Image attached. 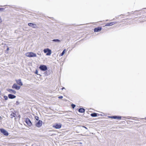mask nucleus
Returning <instances> with one entry per match:
<instances>
[{
    "label": "nucleus",
    "instance_id": "nucleus-1",
    "mask_svg": "<svg viewBox=\"0 0 146 146\" xmlns=\"http://www.w3.org/2000/svg\"><path fill=\"white\" fill-rule=\"evenodd\" d=\"M25 55L29 57H35L36 56V54L33 52H27L25 54Z\"/></svg>",
    "mask_w": 146,
    "mask_h": 146
},
{
    "label": "nucleus",
    "instance_id": "nucleus-2",
    "mask_svg": "<svg viewBox=\"0 0 146 146\" xmlns=\"http://www.w3.org/2000/svg\"><path fill=\"white\" fill-rule=\"evenodd\" d=\"M43 52L44 53H46V55L50 56L51 55L52 51L51 50L48 48L44 49L43 50Z\"/></svg>",
    "mask_w": 146,
    "mask_h": 146
},
{
    "label": "nucleus",
    "instance_id": "nucleus-3",
    "mask_svg": "<svg viewBox=\"0 0 146 146\" xmlns=\"http://www.w3.org/2000/svg\"><path fill=\"white\" fill-rule=\"evenodd\" d=\"M0 131L4 135L8 136L9 135V133L6 130L3 128H0Z\"/></svg>",
    "mask_w": 146,
    "mask_h": 146
},
{
    "label": "nucleus",
    "instance_id": "nucleus-4",
    "mask_svg": "<svg viewBox=\"0 0 146 146\" xmlns=\"http://www.w3.org/2000/svg\"><path fill=\"white\" fill-rule=\"evenodd\" d=\"M39 68L40 70L42 71H46L47 70V66L44 64L40 65Z\"/></svg>",
    "mask_w": 146,
    "mask_h": 146
},
{
    "label": "nucleus",
    "instance_id": "nucleus-5",
    "mask_svg": "<svg viewBox=\"0 0 146 146\" xmlns=\"http://www.w3.org/2000/svg\"><path fill=\"white\" fill-rule=\"evenodd\" d=\"M62 125L60 123H56L53 125V127L56 129H59L61 127Z\"/></svg>",
    "mask_w": 146,
    "mask_h": 146
},
{
    "label": "nucleus",
    "instance_id": "nucleus-6",
    "mask_svg": "<svg viewBox=\"0 0 146 146\" xmlns=\"http://www.w3.org/2000/svg\"><path fill=\"white\" fill-rule=\"evenodd\" d=\"M42 121L41 120H39L35 124V126L39 128L41 127L42 125Z\"/></svg>",
    "mask_w": 146,
    "mask_h": 146
},
{
    "label": "nucleus",
    "instance_id": "nucleus-7",
    "mask_svg": "<svg viewBox=\"0 0 146 146\" xmlns=\"http://www.w3.org/2000/svg\"><path fill=\"white\" fill-rule=\"evenodd\" d=\"M25 122L29 126H31L32 125V124L31 120L28 118H27L25 119Z\"/></svg>",
    "mask_w": 146,
    "mask_h": 146
},
{
    "label": "nucleus",
    "instance_id": "nucleus-8",
    "mask_svg": "<svg viewBox=\"0 0 146 146\" xmlns=\"http://www.w3.org/2000/svg\"><path fill=\"white\" fill-rule=\"evenodd\" d=\"M12 88L13 89L18 90L20 88L21 86H18L15 83L13 85Z\"/></svg>",
    "mask_w": 146,
    "mask_h": 146
},
{
    "label": "nucleus",
    "instance_id": "nucleus-9",
    "mask_svg": "<svg viewBox=\"0 0 146 146\" xmlns=\"http://www.w3.org/2000/svg\"><path fill=\"white\" fill-rule=\"evenodd\" d=\"M28 25L29 26L35 29L37 28V26L36 24L32 23H29Z\"/></svg>",
    "mask_w": 146,
    "mask_h": 146
},
{
    "label": "nucleus",
    "instance_id": "nucleus-10",
    "mask_svg": "<svg viewBox=\"0 0 146 146\" xmlns=\"http://www.w3.org/2000/svg\"><path fill=\"white\" fill-rule=\"evenodd\" d=\"M110 117L113 119H121V116H118V115H113L111 116Z\"/></svg>",
    "mask_w": 146,
    "mask_h": 146
},
{
    "label": "nucleus",
    "instance_id": "nucleus-11",
    "mask_svg": "<svg viewBox=\"0 0 146 146\" xmlns=\"http://www.w3.org/2000/svg\"><path fill=\"white\" fill-rule=\"evenodd\" d=\"M102 29L101 27H95L94 29V31L95 32H99Z\"/></svg>",
    "mask_w": 146,
    "mask_h": 146
},
{
    "label": "nucleus",
    "instance_id": "nucleus-12",
    "mask_svg": "<svg viewBox=\"0 0 146 146\" xmlns=\"http://www.w3.org/2000/svg\"><path fill=\"white\" fill-rule=\"evenodd\" d=\"M7 90L9 92L15 94L16 93V92L15 90L12 89L8 88L7 89Z\"/></svg>",
    "mask_w": 146,
    "mask_h": 146
},
{
    "label": "nucleus",
    "instance_id": "nucleus-13",
    "mask_svg": "<svg viewBox=\"0 0 146 146\" xmlns=\"http://www.w3.org/2000/svg\"><path fill=\"white\" fill-rule=\"evenodd\" d=\"M16 82L17 84L19 85L20 86H22L23 85V84L22 82L21 79L16 80Z\"/></svg>",
    "mask_w": 146,
    "mask_h": 146
},
{
    "label": "nucleus",
    "instance_id": "nucleus-14",
    "mask_svg": "<svg viewBox=\"0 0 146 146\" xmlns=\"http://www.w3.org/2000/svg\"><path fill=\"white\" fill-rule=\"evenodd\" d=\"M116 23V22H114L107 23L105 25V26L106 27L109 26H111Z\"/></svg>",
    "mask_w": 146,
    "mask_h": 146
},
{
    "label": "nucleus",
    "instance_id": "nucleus-15",
    "mask_svg": "<svg viewBox=\"0 0 146 146\" xmlns=\"http://www.w3.org/2000/svg\"><path fill=\"white\" fill-rule=\"evenodd\" d=\"M8 98L10 99H13L15 98L16 97V96L12 94H9L8 95Z\"/></svg>",
    "mask_w": 146,
    "mask_h": 146
},
{
    "label": "nucleus",
    "instance_id": "nucleus-16",
    "mask_svg": "<svg viewBox=\"0 0 146 146\" xmlns=\"http://www.w3.org/2000/svg\"><path fill=\"white\" fill-rule=\"evenodd\" d=\"M85 111V110L83 108H80L78 110V111L81 113H84Z\"/></svg>",
    "mask_w": 146,
    "mask_h": 146
},
{
    "label": "nucleus",
    "instance_id": "nucleus-17",
    "mask_svg": "<svg viewBox=\"0 0 146 146\" xmlns=\"http://www.w3.org/2000/svg\"><path fill=\"white\" fill-rule=\"evenodd\" d=\"M100 115L99 114L96 113H92L90 114V115L92 117L99 116Z\"/></svg>",
    "mask_w": 146,
    "mask_h": 146
},
{
    "label": "nucleus",
    "instance_id": "nucleus-18",
    "mask_svg": "<svg viewBox=\"0 0 146 146\" xmlns=\"http://www.w3.org/2000/svg\"><path fill=\"white\" fill-rule=\"evenodd\" d=\"M16 115V114L15 113L13 112L10 115V116H11V117L12 118L13 117H15Z\"/></svg>",
    "mask_w": 146,
    "mask_h": 146
},
{
    "label": "nucleus",
    "instance_id": "nucleus-19",
    "mask_svg": "<svg viewBox=\"0 0 146 146\" xmlns=\"http://www.w3.org/2000/svg\"><path fill=\"white\" fill-rule=\"evenodd\" d=\"M52 41L53 42H57L58 43L60 42L61 41L60 40L58 39H53Z\"/></svg>",
    "mask_w": 146,
    "mask_h": 146
},
{
    "label": "nucleus",
    "instance_id": "nucleus-20",
    "mask_svg": "<svg viewBox=\"0 0 146 146\" xmlns=\"http://www.w3.org/2000/svg\"><path fill=\"white\" fill-rule=\"evenodd\" d=\"M66 51V49H64L63 50V51L60 54L59 56H62L64 55V54H65V52Z\"/></svg>",
    "mask_w": 146,
    "mask_h": 146
},
{
    "label": "nucleus",
    "instance_id": "nucleus-21",
    "mask_svg": "<svg viewBox=\"0 0 146 146\" xmlns=\"http://www.w3.org/2000/svg\"><path fill=\"white\" fill-rule=\"evenodd\" d=\"M3 98H4L5 100H7L8 99V97L7 96H3Z\"/></svg>",
    "mask_w": 146,
    "mask_h": 146
},
{
    "label": "nucleus",
    "instance_id": "nucleus-22",
    "mask_svg": "<svg viewBox=\"0 0 146 146\" xmlns=\"http://www.w3.org/2000/svg\"><path fill=\"white\" fill-rule=\"evenodd\" d=\"M35 119L37 121H38L39 120V117H38L37 116H35Z\"/></svg>",
    "mask_w": 146,
    "mask_h": 146
},
{
    "label": "nucleus",
    "instance_id": "nucleus-23",
    "mask_svg": "<svg viewBox=\"0 0 146 146\" xmlns=\"http://www.w3.org/2000/svg\"><path fill=\"white\" fill-rule=\"evenodd\" d=\"M71 106H72V107L73 108H74L76 107V105L75 104H71Z\"/></svg>",
    "mask_w": 146,
    "mask_h": 146
},
{
    "label": "nucleus",
    "instance_id": "nucleus-24",
    "mask_svg": "<svg viewBox=\"0 0 146 146\" xmlns=\"http://www.w3.org/2000/svg\"><path fill=\"white\" fill-rule=\"evenodd\" d=\"M38 70H36L35 72V73L37 75H38Z\"/></svg>",
    "mask_w": 146,
    "mask_h": 146
},
{
    "label": "nucleus",
    "instance_id": "nucleus-25",
    "mask_svg": "<svg viewBox=\"0 0 146 146\" xmlns=\"http://www.w3.org/2000/svg\"><path fill=\"white\" fill-rule=\"evenodd\" d=\"M63 98V97L62 96H60L58 97V98L59 99H61L62 98Z\"/></svg>",
    "mask_w": 146,
    "mask_h": 146
},
{
    "label": "nucleus",
    "instance_id": "nucleus-26",
    "mask_svg": "<svg viewBox=\"0 0 146 146\" xmlns=\"http://www.w3.org/2000/svg\"><path fill=\"white\" fill-rule=\"evenodd\" d=\"M5 9L4 8H0V11H2Z\"/></svg>",
    "mask_w": 146,
    "mask_h": 146
},
{
    "label": "nucleus",
    "instance_id": "nucleus-27",
    "mask_svg": "<svg viewBox=\"0 0 146 146\" xmlns=\"http://www.w3.org/2000/svg\"><path fill=\"white\" fill-rule=\"evenodd\" d=\"M16 105H18L19 104V101H17L16 103Z\"/></svg>",
    "mask_w": 146,
    "mask_h": 146
},
{
    "label": "nucleus",
    "instance_id": "nucleus-28",
    "mask_svg": "<svg viewBox=\"0 0 146 146\" xmlns=\"http://www.w3.org/2000/svg\"><path fill=\"white\" fill-rule=\"evenodd\" d=\"M82 127H83L85 128V129H86L87 130L88 129V128L87 127H86L85 126H83Z\"/></svg>",
    "mask_w": 146,
    "mask_h": 146
},
{
    "label": "nucleus",
    "instance_id": "nucleus-29",
    "mask_svg": "<svg viewBox=\"0 0 146 146\" xmlns=\"http://www.w3.org/2000/svg\"><path fill=\"white\" fill-rule=\"evenodd\" d=\"M2 22V19H1V17H0V23H1Z\"/></svg>",
    "mask_w": 146,
    "mask_h": 146
},
{
    "label": "nucleus",
    "instance_id": "nucleus-30",
    "mask_svg": "<svg viewBox=\"0 0 146 146\" xmlns=\"http://www.w3.org/2000/svg\"><path fill=\"white\" fill-rule=\"evenodd\" d=\"M64 89H65V88L64 87H63L62 88H61L60 89L61 90H63Z\"/></svg>",
    "mask_w": 146,
    "mask_h": 146
},
{
    "label": "nucleus",
    "instance_id": "nucleus-31",
    "mask_svg": "<svg viewBox=\"0 0 146 146\" xmlns=\"http://www.w3.org/2000/svg\"><path fill=\"white\" fill-rule=\"evenodd\" d=\"M9 50V48L8 47H7V49H6V50H7V51H8V50Z\"/></svg>",
    "mask_w": 146,
    "mask_h": 146
},
{
    "label": "nucleus",
    "instance_id": "nucleus-32",
    "mask_svg": "<svg viewBox=\"0 0 146 146\" xmlns=\"http://www.w3.org/2000/svg\"><path fill=\"white\" fill-rule=\"evenodd\" d=\"M140 11V10H139L138 11L136 10V11H135L134 12L135 13V12H136L137 11Z\"/></svg>",
    "mask_w": 146,
    "mask_h": 146
},
{
    "label": "nucleus",
    "instance_id": "nucleus-33",
    "mask_svg": "<svg viewBox=\"0 0 146 146\" xmlns=\"http://www.w3.org/2000/svg\"><path fill=\"white\" fill-rule=\"evenodd\" d=\"M145 9L146 10V8H144L142 9V10H145Z\"/></svg>",
    "mask_w": 146,
    "mask_h": 146
},
{
    "label": "nucleus",
    "instance_id": "nucleus-34",
    "mask_svg": "<svg viewBox=\"0 0 146 146\" xmlns=\"http://www.w3.org/2000/svg\"><path fill=\"white\" fill-rule=\"evenodd\" d=\"M131 13H131V14H133L134 13L133 12V11H132V12H131Z\"/></svg>",
    "mask_w": 146,
    "mask_h": 146
},
{
    "label": "nucleus",
    "instance_id": "nucleus-35",
    "mask_svg": "<svg viewBox=\"0 0 146 146\" xmlns=\"http://www.w3.org/2000/svg\"><path fill=\"white\" fill-rule=\"evenodd\" d=\"M127 13H128L129 15L130 14V12H128Z\"/></svg>",
    "mask_w": 146,
    "mask_h": 146
},
{
    "label": "nucleus",
    "instance_id": "nucleus-36",
    "mask_svg": "<svg viewBox=\"0 0 146 146\" xmlns=\"http://www.w3.org/2000/svg\"><path fill=\"white\" fill-rule=\"evenodd\" d=\"M121 15H123V16H124V15H120V16H121Z\"/></svg>",
    "mask_w": 146,
    "mask_h": 146
},
{
    "label": "nucleus",
    "instance_id": "nucleus-37",
    "mask_svg": "<svg viewBox=\"0 0 146 146\" xmlns=\"http://www.w3.org/2000/svg\"><path fill=\"white\" fill-rule=\"evenodd\" d=\"M1 119V116H0V119Z\"/></svg>",
    "mask_w": 146,
    "mask_h": 146
},
{
    "label": "nucleus",
    "instance_id": "nucleus-38",
    "mask_svg": "<svg viewBox=\"0 0 146 146\" xmlns=\"http://www.w3.org/2000/svg\"><path fill=\"white\" fill-rule=\"evenodd\" d=\"M108 20H106V21H108Z\"/></svg>",
    "mask_w": 146,
    "mask_h": 146
},
{
    "label": "nucleus",
    "instance_id": "nucleus-39",
    "mask_svg": "<svg viewBox=\"0 0 146 146\" xmlns=\"http://www.w3.org/2000/svg\"><path fill=\"white\" fill-rule=\"evenodd\" d=\"M129 16L128 15L127 16Z\"/></svg>",
    "mask_w": 146,
    "mask_h": 146
}]
</instances>
